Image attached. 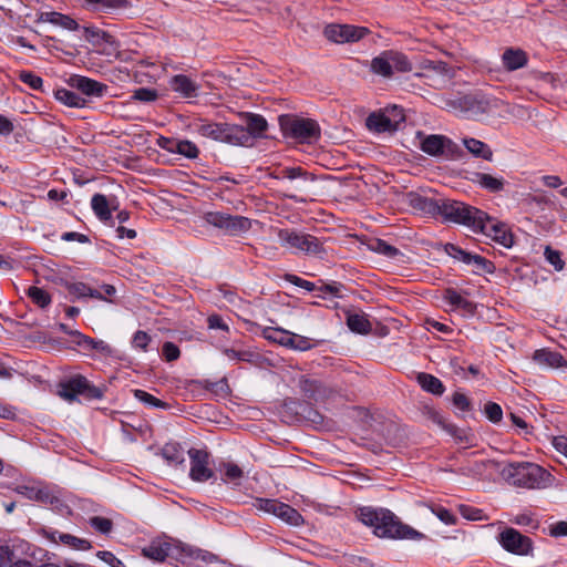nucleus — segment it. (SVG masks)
<instances>
[{
	"instance_id": "1",
	"label": "nucleus",
	"mask_w": 567,
	"mask_h": 567,
	"mask_svg": "<svg viewBox=\"0 0 567 567\" xmlns=\"http://www.w3.org/2000/svg\"><path fill=\"white\" fill-rule=\"evenodd\" d=\"M357 517L362 524L373 528V534L380 538L420 540L425 537L386 508L364 506L358 509Z\"/></svg>"
},
{
	"instance_id": "2",
	"label": "nucleus",
	"mask_w": 567,
	"mask_h": 567,
	"mask_svg": "<svg viewBox=\"0 0 567 567\" xmlns=\"http://www.w3.org/2000/svg\"><path fill=\"white\" fill-rule=\"evenodd\" d=\"M501 474L511 485L524 488L544 487L550 476L542 466L530 462L508 463Z\"/></svg>"
},
{
	"instance_id": "3",
	"label": "nucleus",
	"mask_w": 567,
	"mask_h": 567,
	"mask_svg": "<svg viewBox=\"0 0 567 567\" xmlns=\"http://www.w3.org/2000/svg\"><path fill=\"white\" fill-rule=\"evenodd\" d=\"M193 126L195 133L216 142L230 145H244L248 141V133L244 131V126L241 125L214 123L198 118Z\"/></svg>"
},
{
	"instance_id": "4",
	"label": "nucleus",
	"mask_w": 567,
	"mask_h": 567,
	"mask_svg": "<svg viewBox=\"0 0 567 567\" xmlns=\"http://www.w3.org/2000/svg\"><path fill=\"white\" fill-rule=\"evenodd\" d=\"M279 124L286 137L293 138L299 143L312 144L320 138V126L312 118L285 114L279 116Z\"/></svg>"
},
{
	"instance_id": "5",
	"label": "nucleus",
	"mask_w": 567,
	"mask_h": 567,
	"mask_svg": "<svg viewBox=\"0 0 567 567\" xmlns=\"http://www.w3.org/2000/svg\"><path fill=\"white\" fill-rule=\"evenodd\" d=\"M278 239L282 247L310 256L322 257L326 254L323 241L313 235L293 229H279Z\"/></svg>"
},
{
	"instance_id": "6",
	"label": "nucleus",
	"mask_w": 567,
	"mask_h": 567,
	"mask_svg": "<svg viewBox=\"0 0 567 567\" xmlns=\"http://www.w3.org/2000/svg\"><path fill=\"white\" fill-rule=\"evenodd\" d=\"M439 206L440 212H437V215H441L449 221L464 225L472 230H474L478 223H482L484 217L483 210L458 200L441 198Z\"/></svg>"
},
{
	"instance_id": "7",
	"label": "nucleus",
	"mask_w": 567,
	"mask_h": 567,
	"mask_svg": "<svg viewBox=\"0 0 567 567\" xmlns=\"http://www.w3.org/2000/svg\"><path fill=\"white\" fill-rule=\"evenodd\" d=\"M106 391L105 384L94 385L80 374L59 385V395L69 402L75 401L78 395H82L85 400H101Z\"/></svg>"
},
{
	"instance_id": "8",
	"label": "nucleus",
	"mask_w": 567,
	"mask_h": 567,
	"mask_svg": "<svg viewBox=\"0 0 567 567\" xmlns=\"http://www.w3.org/2000/svg\"><path fill=\"white\" fill-rule=\"evenodd\" d=\"M371 71L383 78H391L395 73L412 71V63L409 58L395 50H385L371 60Z\"/></svg>"
},
{
	"instance_id": "9",
	"label": "nucleus",
	"mask_w": 567,
	"mask_h": 567,
	"mask_svg": "<svg viewBox=\"0 0 567 567\" xmlns=\"http://www.w3.org/2000/svg\"><path fill=\"white\" fill-rule=\"evenodd\" d=\"M416 137L420 140L419 146L421 151L430 156H447L451 158H456L462 153L457 144L444 135H425L422 132H417Z\"/></svg>"
},
{
	"instance_id": "10",
	"label": "nucleus",
	"mask_w": 567,
	"mask_h": 567,
	"mask_svg": "<svg viewBox=\"0 0 567 567\" xmlns=\"http://www.w3.org/2000/svg\"><path fill=\"white\" fill-rule=\"evenodd\" d=\"M203 218L210 226L223 229L233 236L246 233L251 228V220L244 216H233L221 212H207Z\"/></svg>"
},
{
	"instance_id": "11",
	"label": "nucleus",
	"mask_w": 567,
	"mask_h": 567,
	"mask_svg": "<svg viewBox=\"0 0 567 567\" xmlns=\"http://www.w3.org/2000/svg\"><path fill=\"white\" fill-rule=\"evenodd\" d=\"M473 231L482 233L505 248H511L514 245V236L507 226L491 218L485 212L482 223H478Z\"/></svg>"
},
{
	"instance_id": "12",
	"label": "nucleus",
	"mask_w": 567,
	"mask_h": 567,
	"mask_svg": "<svg viewBox=\"0 0 567 567\" xmlns=\"http://www.w3.org/2000/svg\"><path fill=\"white\" fill-rule=\"evenodd\" d=\"M179 551V545L168 537H157L142 548L144 557L157 563H162L168 557H176Z\"/></svg>"
},
{
	"instance_id": "13",
	"label": "nucleus",
	"mask_w": 567,
	"mask_h": 567,
	"mask_svg": "<svg viewBox=\"0 0 567 567\" xmlns=\"http://www.w3.org/2000/svg\"><path fill=\"white\" fill-rule=\"evenodd\" d=\"M368 32V29L363 27H355L350 24H329L324 28L323 34L328 40L332 42L344 43L359 41Z\"/></svg>"
},
{
	"instance_id": "14",
	"label": "nucleus",
	"mask_w": 567,
	"mask_h": 567,
	"mask_svg": "<svg viewBox=\"0 0 567 567\" xmlns=\"http://www.w3.org/2000/svg\"><path fill=\"white\" fill-rule=\"evenodd\" d=\"M190 458L189 476L195 482H206L213 477L214 472L209 468V454L204 450L190 449L188 451Z\"/></svg>"
},
{
	"instance_id": "15",
	"label": "nucleus",
	"mask_w": 567,
	"mask_h": 567,
	"mask_svg": "<svg viewBox=\"0 0 567 567\" xmlns=\"http://www.w3.org/2000/svg\"><path fill=\"white\" fill-rule=\"evenodd\" d=\"M499 543L509 553L527 555L532 550V540L514 528H506L499 534Z\"/></svg>"
},
{
	"instance_id": "16",
	"label": "nucleus",
	"mask_w": 567,
	"mask_h": 567,
	"mask_svg": "<svg viewBox=\"0 0 567 567\" xmlns=\"http://www.w3.org/2000/svg\"><path fill=\"white\" fill-rule=\"evenodd\" d=\"M298 385L302 394L313 401H327L333 396L334 391L317 379L302 375Z\"/></svg>"
},
{
	"instance_id": "17",
	"label": "nucleus",
	"mask_w": 567,
	"mask_h": 567,
	"mask_svg": "<svg viewBox=\"0 0 567 567\" xmlns=\"http://www.w3.org/2000/svg\"><path fill=\"white\" fill-rule=\"evenodd\" d=\"M70 84L72 87L79 90L81 93L87 96L101 97L107 90V85L81 75L72 76L70 79Z\"/></svg>"
},
{
	"instance_id": "18",
	"label": "nucleus",
	"mask_w": 567,
	"mask_h": 567,
	"mask_svg": "<svg viewBox=\"0 0 567 567\" xmlns=\"http://www.w3.org/2000/svg\"><path fill=\"white\" fill-rule=\"evenodd\" d=\"M406 200L412 208L424 214L435 216L437 215V212H440V199L425 197L415 192H410L406 194Z\"/></svg>"
},
{
	"instance_id": "19",
	"label": "nucleus",
	"mask_w": 567,
	"mask_h": 567,
	"mask_svg": "<svg viewBox=\"0 0 567 567\" xmlns=\"http://www.w3.org/2000/svg\"><path fill=\"white\" fill-rule=\"evenodd\" d=\"M169 85L174 92L179 93L185 99L197 96L200 87L198 83L184 74L174 75L169 80Z\"/></svg>"
},
{
	"instance_id": "20",
	"label": "nucleus",
	"mask_w": 567,
	"mask_h": 567,
	"mask_svg": "<svg viewBox=\"0 0 567 567\" xmlns=\"http://www.w3.org/2000/svg\"><path fill=\"white\" fill-rule=\"evenodd\" d=\"M268 127V123L262 115L248 113L246 115V127L244 131L248 133V141L243 146L252 145V140L264 136Z\"/></svg>"
},
{
	"instance_id": "21",
	"label": "nucleus",
	"mask_w": 567,
	"mask_h": 567,
	"mask_svg": "<svg viewBox=\"0 0 567 567\" xmlns=\"http://www.w3.org/2000/svg\"><path fill=\"white\" fill-rule=\"evenodd\" d=\"M115 198L109 199L103 194H94L91 199V207L101 221H107L112 218V210H116Z\"/></svg>"
},
{
	"instance_id": "22",
	"label": "nucleus",
	"mask_w": 567,
	"mask_h": 567,
	"mask_svg": "<svg viewBox=\"0 0 567 567\" xmlns=\"http://www.w3.org/2000/svg\"><path fill=\"white\" fill-rule=\"evenodd\" d=\"M533 360L539 367L544 368H561L566 367L567 362L564 357L557 352L548 349L536 350L533 354Z\"/></svg>"
},
{
	"instance_id": "23",
	"label": "nucleus",
	"mask_w": 567,
	"mask_h": 567,
	"mask_svg": "<svg viewBox=\"0 0 567 567\" xmlns=\"http://www.w3.org/2000/svg\"><path fill=\"white\" fill-rule=\"evenodd\" d=\"M502 62L504 68L512 72L524 68L528 62V56L522 49L508 48L503 52Z\"/></svg>"
},
{
	"instance_id": "24",
	"label": "nucleus",
	"mask_w": 567,
	"mask_h": 567,
	"mask_svg": "<svg viewBox=\"0 0 567 567\" xmlns=\"http://www.w3.org/2000/svg\"><path fill=\"white\" fill-rule=\"evenodd\" d=\"M38 21L59 25L70 31H75L79 29V23L74 19L55 11L41 12Z\"/></svg>"
},
{
	"instance_id": "25",
	"label": "nucleus",
	"mask_w": 567,
	"mask_h": 567,
	"mask_svg": "<svg viewBox=\"0 0 567 567\" xmlns=\"http://www.w3.org/2000/svg\"><path fill=\"white\" fill-rule=\"evenodd\" d=\"M444 300L453 308V310H461L464 315L473 316L475 312V303L465 299L454 289H447L445 291Z\"/></svg>"
},
{
	"instance_id": "26",
	"label": "nucleus",
	"mask_w": 567,
	"mask_h": 567,
	"mask_svg": "<svg viewBox=\"0 0 567 567\" xmlns=\"http://www.w3.org/2000/svg\"><path fill=\"white\" fill-rule=\"evenodd\" d=\"M471 181L491 193L502 192L505 185L503 177H495L481 172L473 173Z\"/></svg>"
},
{
	"instance_id": "27",
	"label": "nucleus",
	"mask_w": 567,
	"mask_h": 567,
	"mask_svg": "<svg viewBox=\"0 0 567 567\" xmlns=\"http://www.w3.org/2000/svg\"><path fill=\"white\" fill-rule=\"evenodd\" d=\"M278 342L285 347L299 351H306L313 347L309 338L285 331L281 332V337Z\"/></svg>"
},
{
	"instance_id": "28",
	"label": "nucleus",
	"mask_w": 567,
	"mask_h": 567,
	"mask_svg": "<svg viewBox=\"0 0 567 567\" xmlns=\"http://www.w3.org/2000/svg\"><path fill=\"white\" fill-rule=\"evenodd\" d=\"M275 516L292 526H300L303 524L302 515L290 505L281 502L277 505Z\"/></svg>"
},
{
	"instance_id": "29",
	"label": "nucleus",
	"mask_w": 567,
	"mask_h": 567,
	"mask_svg": "<svg viewBox=\"0 0 567 567\" xmlns=\"http://www.w3.org/2000/svg\"><path fill=\"white\" fill-rule=\"evenodd\" d=\"M463 144L466 150L475 157L492 161L493 152L486 143L473 137H467L463 140Z\"/></svg>"
},
{
	"instance_id": "30",
	"label": "nucleus",
	"mask_w": 567,
	"mask_h": 567,
	"mask_svg": "<svg viewBox=\"0 0 567 567\" xmlns=\"http://www.w3.org/2000/svg\"><path fill=\"white\" fill-rule=\"evenodd\" d=\"M417 382L423 390L434 395H442L445 391V386L439 378L425 372L417 374Z\"/></svg>"
},
{
	"instance_id": "31",
	"label": "nucleus",
	"mask_w": 567,
	"mask_h": 567,
	"mask_svg": "<svg viewBox=\"0 0 567 567\" xmlns=\"http://www.w3.org/2000/svg\"><path fill=\"white\" fill-rule=\"evenodd\" d=\"M277 178H287L290 181L300 179L301 184H307L316 181V176L312 173L305 171L302 167H284L279 171Z\"/></svg>"
},
{
	"instance_id": "32",
	"label": "nucleus",
	"mask_w": 567,
	"mask_h": 567,
	"mask_svg": "<svg viewBox=\"0 0 567 567\" xmlns=\"http://www.w3.org/2000/svg\"><path fill=\"white\" fill-rule=\"evenodd\" d=\"M369 130L383 133L394 128L392 121L382 113H372L367 118Z\"/></svg>"
},
{
	"instance_id": "33",
	"label": "nucleus",
	"mask_w": 567,
	"mask_h": 567,
	"mask_svg": "<svg viewBox=\"0 0 567 567\" xmlns=\"http://www.w3.org/2000/svg\"><path fill=\"white\" fill-rule=\"evenodd\" d=\"M55 97L61 103L70 107H84L87 101L78 93L68 89H60L55 92Z\"/></svg>"
},
{
	"instance_id": "34",
	"label": "nucleus",
	"mask_w": 567,
	"mask_h": 567,
	"mask_svg": "<svg viewBox=\"0 0 567 567\" xmlns=\"http://www.w3.org/2000/svg\"><path fill=\"white\" fill-rule=\"evenodd\" d=\"M55 534H58V539L69 546L70 548H73L75 550H87L91 548V543L87 539L79 538L76 536H73L71 534L65 533H53L52 538L53 540H56Z\"/></svg>"
},
{
	"instance_id": "35",
	"label": "nucleus",
	"mask_w": 567,
	"mask_h": 567,
	"mask_svg": "<svg viewBox=\"0 0 567 567\" xmlns=\"http://www.w3.org/2000/svg\"><path fill=\"white\" fill-rule=\"evenodd\" d=\"M347 326L353 332L367 334L371 331V323L364 315L351 313L347 317Z\"/></svg>"
},
{
	"instance_id": "36",
	"label": "nucleus",
	"mask_w": 567,
	"mask_h": 567,
	"mask_svg": "<svg viewBox=\"0 0 567 567\" xmlns=\"http://www.w3.org/2000/svg\"><path fill=\"white\" fill-rule=\"evenodd\" d=\"M162 456L174 465L183 464L185 462L184 451L177 443H167L162 449Z\"/></svg>"
},
{
	"instance_id": "37",
	"label": "nucleus",
	"mask_w": 567,
	"mask_h": 567,
	"mask_svg": "<svg viewBox=\"0 0 567 567\" xmlns=\"http://www.w3.org/2000/svg\"><path fill=\"white\" fill-rule=\"evenodd\" d=\"M446 430L454 437L456 443L464 445V447L474 445L473 442L475 437L470 430L460 429L454 425H449Z\"/></svg>"
},
{
	"instance_id": "38",
	"label": "nucleus",
	"mask_w": 567,
	"mask_h": 567,
	"mask_svg": "<svg viewBox=\"0 0 567 567\" xmlns=\"http://www.w3.org/2000/svg\"><path fill=\"white\" fill-rule=\"evenodd\" d=\"M368 246L370 250L383 255L388 258H394L400 254V251L394 246H391L386 241L378 238L372 239Z\"/></svg>"
},
{
	"instance_id": "39",
	"label": "nucleus",
	"mask_w": 567,
	"mask_h": 567,
	"mask_svg": "<svg viewBox=\"0 0 567 567\" xmlns=\"http://www.w3.org/2000/svg\"><path fill=\"white\" fill-rule=\"evenodd\" d=\"M223 352L225 355H227L228 359L234 361L255 363L258 359V354L250 350H237L234 348H226L223 350Z\"/></svg>"
},
{
	"instance_id": "40",
	"label": "nucleus",
	"mask_w": 567,
	"mask_h": 567,
	"mask_svg": "<svg viewBox=\"0 0 567 567\" xmlns=\"http://www.w3.org/2000/svg\"><path fill=\"white\" fill-rule=\"evenodd\" d=\"M28 297L40 308H45L51 302L50 295L42 288L32 286L28 289Z\"/></svg>"
},
{
	"instance_id": "41",
	"label": "nucleus",
	"mask_w": 567,
	"mask_h": 567,
	"mask_svg": "<svg viewBox=\"0 0 567 567\" xmlns=\"http://www.w3.org/2000/svg\"><path fill=\"white\" fill-rule=\"evenodd\" d=\"M175 150L176 154L183 155L189 159L197 158L199 155V150L196 144L188 140L178 141Z\"/></svg>"
},
{
	"instance_id": "42",
	"label": "nucleus",
	"mask_w": 567,
	"mask_h": 567,
	"mask_svg": "<svg viewBox=\"0 0 567 567\" xmlns=\"http://www.w3.org/2000/svg\"><path fill=\"white\" fill-rule=\"evenodd\" d=\"M477 106L483 112L498 110L504 105V102L499 99L482 95L475 99Z\"/></svg>"
},
{
	"instance_id": "43",
	"label": "nucleus",
	"mask_w": 567,
	"mask_h": 567,
	"mask_svg": "<svg viewBox=\"0 0 567 567\" xmlns=\"http://www.w3.org/2000/svg\"><path fill=\"white\" fill-rule=\"evenodd\" d=\"M277 505H279V501L261 497L255 498L254 502L251 503V506L255 509L272 515H275L276 513Z\"/></svg>"
},
{
	"instance_id": "44",
	"label": "nucleus",
	"mask_w": 567,
	"mask_h": 567,
	"mask_svg": "<svg viewBox=\"0 0 567 567\" xmlns=\"http://www.w3.org/2000/svg\"><path fill=\"white\" fill-rule=\"evenodd\" d=\"M223 467L225 482H235L236 484H238V482L244 477V471L237 464L225 463Z\"/></svg>"
},
{
	"instance_id": "45",
	"label": "nucleus",
	"mask_w": 567,
	"mask_h": 567,
	"mask_svg": "<svg viewBox=\"0 0 567 567\" xmlns=\"http://www.w3.org/2000/svg\"><path fill=\"white\" fill-rule=\"evenodd\" d=\"M466 265H473L477 270H482L488 274L493 272L494 270V265L480 255L470 254Z\"/></svg>"
},
{
	"instance_id": "46",
	"label": "nucleus",
	"mask_w": 567,
	"mask_h": 567,
	"mask_svg": "<svg viewBox=\"0 0 567 567\" xmlns=\"http://www.w3.org/2000/svg\"><path fill=\"white\" fill-rule=\"evenodd\" d=\"M133 394L141 402H144L152 406H155V408H166L167 406V404L165 402L161 401L159 399L155 398L154 395L147 393L144 390H140V389L133 390Z\"/></svg>"
},
{
	"instance_id": "47",
	"label": "nucleus",
	"mask_w": 567,
	"mask_h": 567,
	"mask_svg": "<svg viewBox=\"0 0 567 567\" xmlns=\"http://www.w3.org/2000/svg\"><path fill=\"white\" fill-rule=\"evenodd\" d=\"M546 260L554 266L555 270L560 271L565 267V261L561 259L560 252L547 246L544 251Z\"/></svg>"
},
{
	"instance_id": "48",
	"label": "nucleus",
	"mask_w": 567,
	"mask_h": 567,
	"mask_svg": "<svg viewBox=\"0 0 567 567\" xmlns=\"http://www.w3.org/2000/svg\"><path fill=\"white\" fill-rule=\"evenodd\" d=\"M19 80L33 90H40L43 85V80L31 71H21Z\"/></svg>"
},
{
	"instance_id": "49",
	"label": "nucleus",
	"mask_w": 567,
	"mask_h": 567,
	"mask_svg": "<svg viewBox=\"0 0 567 567\" xmlns=\"http://www.w3.org/2000/svg\"><path fill=\"white\" fill-rule=\"evenodd\" d=\"M90 525L101 534H109L113 527V523L111 519L101 516L91 517Z\"/></svg>"
},
{
	"instance_id": "50",
	"label": "nucleus",
	"mask_w": 567,
	"mask_h": 567,
	"mask_svg": "<svg viewBox=\"0 0 567 567\" xmlns=\"http://www.w3.org/2000/svg\"><path fill=\"white\" fill-rule=\"evenodd\" d=\"M484 413L486 417L493 423H498L502 421L503 411L501 405L497 403L487 402L484 406Z\"/></svg>"
},
{
	"instance_id": "51",
	"label": "nucleus",
	"mask_w": 567,
	"mask_h": 567,
	"mask_svg": "<svg viewBox=\"0 0 567 567\" xmlns=\"http://www.w3.org/2000/svg\"><path fill=\"white\" fill-rule=\"evenodd\" d=\"M425 70L452 78V70L446 62L443 61H426L424 64Z\"/></svg>"
},
{
	"instance_id": "52",
	"label": "nucleus",
	"mask_w": 567,
	"mask_h": 567,
	"mask_svg": "<svg viewBox=\"0 0 567 567\" xmlns=\"http://www.w3.org/2000/svg\"><path fill=\"white\" fill-rule=\"evenodd\" d=\"M151 341L152 338L147 332L138 330L133 336L132 344L134 348L146 352Z\"/></svg>"
},
{
	"instance_id": "53",
	"label": "nucleus",
	"mask_w": 567,
	"mask_h": 567,
	"mask_svg": "<svg viewBox=\"0 0 567 567\" xmlns=\"http://www.w3.org/2000/svg\"><path fill=\"white\" fill-rule=\"evenodd\" d=\"M431 511L435 516L443 522L446 525H454L456 524V516L452 514L449 509L442 506H433L431 507Z\"/></svg>"
},
{
	"instance_id": "54",
	"label": "nucleus",
	"mask_w": 567,
	"mask_h": 567,
	"mask_svg": "<svg viewBox=\"0 0 567 567\" xmlns=\"http://www.w3.org/2000/svg\"><path fill=\"white\" fill-rule=\"evenodd\" d=\"M162 353L166 361L172 362L179 358L181 350L175 343L167 341L163 344Z\"/></svg>"
},
{
	"instance_id": "55",
	"label": "nucleus",
	"mask_w": 567,
	"mask_h": 567,
	"mask_svg": "<svg viewBox=\"0 0 567 567\" xmlns=\"http://www.w3.org/2000/svg\"><path fill=\"white\" fill-rule=\"evenodd\" d=\"M65 288L68 289L70 295L79 299L86 297V293L89 291V286L85 285L84 282H66Z\"/></svg>"
},
{
	"instance_id": "56",
	"label": "nucleus",
	"mask_w": 567,
	"mask_h": 567,
	"mask_svg": "<svg viewBox=\"0 0 567 567\" xmlns=\"http://www.w3.org/2000/svg\"><path fill=\"white\" fill-rule=\"evenodd\" d=\"M285 279L297 287L306 289L307 291H313L316 288L313 282L305 280L292 274H286Z\"/></svg>"
},
{
	"instance_id": "57",
	"label": "nucleus",
	"mask_w": 567,
	"mask_h": 567,
	"mask_svg": "<svg viewBox=\"0 0 567 567\" xmlns=\"http://www.w3.org/2000/svg\"><path fill=\"white\" fill-rule=\"evenodd\" d=\"M96 556L107 564L110 567H125L122 560H120L113 553L107 550L97 551Z\"/></svg>"
},
{
	"instance_id": "58",
	"label": "nucleus",
	"mask_w": 567,
	"mask_h": 567,
	"mask_svg": "<svg viewBox=\"0 0 567 567\" xmlns=\"http://www.w3.org/2000/svg\"><path fill=\"white\" fill-rule=\"evenodd\" d=\"M157 97V93L155 90L141 87L136 90L133 94V99L142 102H152Z\"/></svg>"
},
{
	"instance_id": "59",
	"label": "nucleus",
	"mask_w": 567,
	"mask_h": 567,
	"mask_svg": "<svg viewBox=\"0 0 567 567\" xmlns=\"http://www.w3.org/2000/svg\"><path fill=\"white\" fill-rule=\"evenodd\" d=\"M445 251L449 256L453 257L454 259L461 260L464 264H466L470 252L463 250L462 248L457 247L453 244H447L445 246Z\"/></svg>"
},
{
	"instance_id": "60",
	"label": "nucleus",
	"mask_w": 567,
	"mask_h": 567,
	"mask_svg": "<svg viewBox=\"0 0 567 567\" xmlns=\"http://www.w3.org/2000/svg\"><path fill=\"white\" fill-rule=\"evenodd\" d=\"M452 402L455 408H457L458 410L464 411V412L470 411L472 408L471 401L468 400V398L465 394L460 393V392H455L453 394Z\"/></svg>"
},
{
	"instance_id": "61",
	"label": "nucleus",
	"mask_w": 567,
	"mask_h": 567,
	"mask_svg": "<svg viewBox=\"0 0 567 567\" xmlns=\"http://www.w3.org/2000/svg\"><path fill=\"white\" fill-rule=\"evenodd\" d=\"M548 534L555 538L567 536V522L560 520L549 525Z\"/></svg>"
},
{
	"instance_id": "62",
	"label": "nucleus",
	"mask_w": 567,
	"mask_h": 567,
	"mask_svg": "<svg viewBox=\"0 0 567 567\" xmlns=\"http://www.w3.org/2000/svg\"><path fill=\"white\" fill-rule=\"evenodd\" d=\"M460 513L461 515L470 520H478L482 519V509L467 506V505H461L460 506Z\"/></svg>"
},
{
	"instance_id": "63",
	"label": "nucleus",
	"mask_w": 567,
	"mask_h": 567,
	"mask_svg": "<svg viewBox=\"0 0 567 567\" xmlns=\"http://www.w3.org/2000/svg\"><path fill=\"white\" fill-rule=\"evenodd\" d=\"M540 85L542 87L550 86L553 90H558L563 87V82L553 74L546 73L540 78Z\"/></svg>"
},
{
	"instance_id": "64",
	"label": "nucleus",
	"mask_w": 567,
	"mask_h": 567,
	"mask_svg": "<svg viewBox=\"0 0 567 567\" xmlns=\"http://www.w3.org/2000/svg\"><path fill=\"white\" fill-rule=\"evenodd\" d=\"M13 551L9 546H0V567H10Z\"/></svg>"
}]
</instances>
